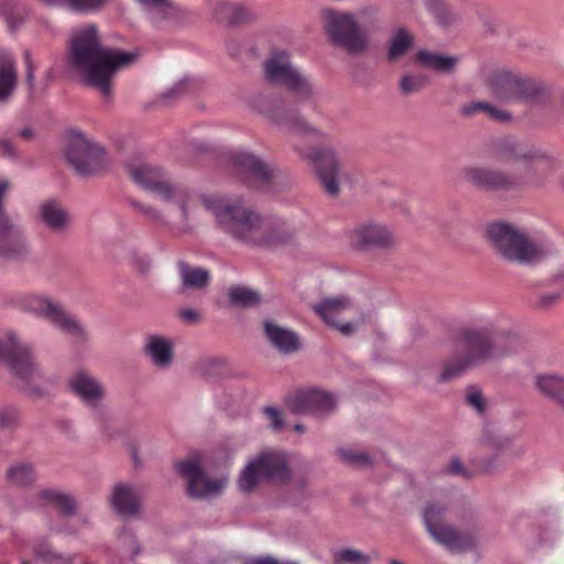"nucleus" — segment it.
<instances>
[{
	"mask_svg": "<svg viewBox=\"0 0 564 564\" xmlns=\"http://www.w3.org/2000/svg\"><path fill=\"white\" fill-rule=\"evenodd\" d=\"M32 552L35 561L43 564H73L72 556L52 551L44 541L35 542L32 546Z\"/></svg>",
	"mask_w": 564,
	"mask_h": 564,
	"instance_id": "obj_36",
	"label": "nucleus"
},
{
	"mask_svg": "<svg viewBox=\"0 0 564 564\" xmlns=\"http://www.w3.org/2000/svg\"><path fill=\"white\" fill-rule=\"evenodd\" d=\"M505 337L490 327L466 328L455 339L454 357L441 372L438 380L448 381L468 369L508 355Z\"/></svg>",
	"mask_w": 564,
	"mask_h": 564,
	"instance_id": "obj_4",
	"label": "nucleus"
},
{
	"mask_svg": "<svg viewBox=\"0 0 564 564\" xmlns=\"http://www.w3.org/2000/svg\"><path fill=\"white\" fill-rule=\"evenodd\" d=\"M478 111H485L488 115V117L497 121H508L511 119L510 113L502 109L494 107L488 102H473L463 108V112L465 115H474Z\"/></svg>",
	"mask_w": 564,
	"mask_h": 564,
	"instance_id": "obj_39",
	"label": "nucleus"
},
{
	"mask_svg": "<svg viewBox=\"0 0 564 564\" xmlns=\"http://www.w3.org/2000/svg\"><path fill=\"white\" fill-rule=\"evenodd\" d=\"M334 564H370V558L359 550L345 547L335 552Z\"/></svg>",
	"mask_w": 564,
	"mask_h": 564,
	"instance_id": "obj_40",
	"label": "nucleus"
},
{
	"mask_svg": "<svg viewBox=\"0 0 564 564\" xmlns=\"http://www.w3.org/2000/svg\"><path fill=\"white\" fill-rule=\"evenodd\" d=\"M351 307L352 303L349 299L340 296L322 300L315 306V311L326 324L336 327L343 335L349 336L355 332L356 326L351 323H340L339 321L343 314Z\"/></svg>",
	"mask_w": 564,
	"mask_h": 564,
	"instance_id": "obj_21",
	"label": "nucleus"
},
{
	"mask_svg": "<svg viewBox=\"0 0 564 564\" xmlns=\"http://www.w3.org/2000/svg\"><path fill=\"white\" fill-rule=\"evenodd\" d=\"M245 564H296L295 562L280 561L273 556L256 557L247 561Z\"/></svg>",
	"mask_w": 564,
	"mask_h": 564,
	"instance_id": "obj_48",
	"label": "nucleus"
},
{
	"mask_svg": "<svg viewBox=\"0 0 564 564\" xmlns=\"http://www.w3.org/2000/svg\"><path fill=\"white\" fill-rule=\"evenodd\" d=\"M389 564H403V563L398 560H390Z\"/></svg>",
	"mask_w": 564,
	"mask_h": 564,
	"instance_id": "obj_57",
	"label": "nucleus"
},
{
	"mask_svg": "<svg viewBox=\"0 0 564 564\" xmlns=\"http://www.w3.org/2000/svg\"><path fill=\"white\" fill-rule=\"evenodd\" d=\"M181 477L187 481L188 495L197 499H209L220 495L228 485V476L210 479L205 474V458L193 454L174 465Z\"/></svg>",
	"mask_w": 564,
	"mask_h": 564,
	"instance_id": "obj_12",
	"label": "nucleus"
},
{
	"mask_svg": "<svg viewBox=\"0 0 564 564\" xmlns=\"http://www.w3.org/2000/svg\"><path fill=\"white\" fill-rule=\"evenodd\" d=\"M265 77L276 84L283 85L301 99H306L313 94L308 80L294 68L284 51H275L264 64Z\"/></svg>",
	"mask_w": 564,
	"mask_h": 564,
	"instance_id": "obj_15",
	"label": "nucleus"
},
{
	"mask_svg": "<svg viewBox=\"0 0 564 564\" xmlns=\"http://www.w3.org/2000/svg\"><path fill=\"white\" fill-rule=\"evenodd\" d=\"M555 279L558 281H564V268L556 273Z\"/></svg>",
	"mask_w": 564,
	"mask_h": 564,
	"instance_id": "obj_54",
	"label": "nucleus"
},
{
	"mask_svg": "<svg viewBox=\"0 0 564 564\" xmlns=\"http://www.w3.org/2000/svg\"><path fill=\"white\" fill-rule=\"evenodd\" d=\"M9 189V182L0 180V238L12 236L20 248H24L21 229L2 214V198Z\"/></svg>",
	"mask_w": 564,
	"mask_h": 564,
	"instance_id": "obj_34",
	"label": "nucleus"
},
{
	"mask_svg": "<svg viewBox=\"0 0 564 564\" xmlns=\"http://www.w3.org/2000/svg\"><path fill=\"white\" fill-rule=\"evenodd\" d=\"M66 139L67 161L79 175H94L105 169L106 154L99 144L77 130L69 131Z\"/></svg>",
	"mask_w": 564,
	"mask_h": 564,
	"instance_id": "obj_13",
	"label": "nucleus"
},
{
	"mask_svg": "<svg viewBox=\"0 0 564 564\" xmlns=\"http://www.w3.org/2000/svg\"><path fill=\"white\" fill-rule=\"evenodd\" d=\"M466 403L479 414L484 413L487 406V402L481 390L475 386L467 388Z\"/></svg>",
	"mask_w": 564,
	"mask_h": 564,
	"instance_id": "obj_41",
	"label": "nucleus"
},
{
	"mask_svg": "<svg viewBox=\"0 0 564 564\" xmlns=\"http://www.w3.org/2000/svg\"><path fill=\"white\" fill-rule=\"evenodd\" d=\"M413 36L405 29H399L388 48L387 56L389 62L395 63L401 59L413 46Z\"/></svg>",
	"mask_w": 564,
	"mask_h": 564,
	"instance_id": "obj_32",
	"label": "nucleus"
},
{
	"mask_svg": "<svg viewBox=\"0 0 564 564\" xmlns=\"http://www.w3.org/2000/svg\"><path fill=\"white\" fill-rule=\"evenodd\" d=\"M558 299V295L556 293H546L541 295V303L543 305H550L554 303Z\"/></svg>",
	"mask_w": 564,
	"mask_h": 564,
	"instance_id": "obj_51",
	"label": "nucleus"
},
{
	"mask_svg": "<svg viewBox=\"0 0 564 564\" xmlns=\"http://www.w3.org/2000/svg\"><path fill=\"white\" fill-rule=\"evenodd\" d=\"M452 471L453 473H459L460 471V464L458 460H454L452 465Z\"/></svg>",
	"mask_w": 564,
	"mask_h": 564,
	"instance_id": "obj_53",
	"label": "nucleus"
},
{
	"mask_svg": "<svg viewBox=\"0 0 564 564\" xmlns=\"http://www.w3.org/2000/svg\"><path fill=\"white\" fill-rule=\"evenodd\" d=\"M416 61L420 66L425 69L444 74L452 73L457 65L456 57L426 50H421L417 52Z\"/></svg>",
	"mask_w": 564,
	"mask_h": 564,
	"instance_id": "obj_27",
	"label": "nucleus"
},
{
	"mask_svg": "<svg viewBox=\"0 0 564 564\" xmlns=\"http://www.w3.org/2000/svg\"><path fill=\"white\" fill-rule=\"evenodd\" d=\"M445 508L438 505H430L425 508L423 518L427 532L441 545L449 551H465L475 545V540L469 534L457 532L444 521Z\"/></svg>",
	"mask_w": 564,
	"mask_h": 564,
	"instance_id": "obj_14",
	"label": "nucleus"
},
{
	"mask_svg": "<svg viewBox=\"0 0 564 564\" xmlns=\"http://www.w3.org/2000/svg\"><path fill=\"white\" fill-rule=\"evenodd\" d=\"M18 414L14 410H3L0 412V426L9 427L17 422Z\"/></svg>",
	"mask_w": 564,
	"mask_h": 564,
	"instance_id": "obj_46",
	"label": "nucleus"
},
{
	"mask_svg": "<svg viewBox=\"0 0 564 564\" xmlns=\"http://www.w3.org/2000/svg\"><path fill=\"white\" fill-rule=\"evenodd\" d=\"M507 444H508V441L506 440V441H503V442L500 444V447H501V448H503V447H506V446H507Z\"/></svg>",
	"mask_w": 564,
	"mask_h": 564,
	"instance_id": "obj_58",
	"label": "nucleus"
},
{
	"mask_svg": "<svg viewBox=\"0 0 564 564\" xmlns=\"http://www.w3.org/2000/svg\"><path fill=\"white\" fill-rule=\"evenodd\" d=\"M289 478L288 456L279 451L264 449L249 460L238 484L242 491L250 492L263 480L285 481Z\"/></svg>",
	"mask_w": 564,
	"mask_h": 564,
	"instance_id": "obj_8",
	"label": "nucleus"
},
{
	"mask_svg": "<svg viewBox=\"0 0 564 564\" xmlns=\"http://www.w3.org/2000/svg\"><path fill=\"white\" fill-rule=\"evenodd\" d=\"M352 245L359 248H392L397 243L394 232L384 224L368 223L356 226L349 234Z\"/></svg>",
	"mask_w": 564,
	"mask_h": 564,
	"instance_id": "obj_19",
	"label": "nucleus"
},
{
	"mask_svg": "<svg viewBox=\"0 0 564 564\" xmlns=\"http://www.w3.org/2000/svg\"><path fill=\"white\" fill-rule=\"evenodd\" d=\"M72 392L89 409L99 410L105 399V388L102 383L86 371H77L69 379Z\"/></svg>",
	"mask_w": 564,
	"mask_h": 564,
	"instance_id": "obj_20",
	"label": "nucleus"
},
{
	"mask_svg": "<svg viewBox=\"0 0 564 564\" xmlns=\"http://www.w3.org/2000/svg\"><path fill=\"white\" fill-rule=\"evenodd\" d=\"M180 317L189 324H194L199 321V313L193 308H184L180 312Z\"/></svg>",
	"mask_w": 564,
	"mask_h": 564,
	"instance_id": "obj_49",
	"label": "nucleus"
},
{
	"mask_svg": "<svg viewBox=\"0 0 564 564\" xmlns=\"http://www.w3.org/2000/svg\"><path fill=\"white\" fill-rule=\"evenodd\" d=\"M15 150L13 144L9 140H0V155L2 156H14Z\"/></svg>",
	"mask_w": 564,
	"mask_h": 564,
	"instance_id": "obj_50",
	"label": "nucleus"
},
{
	"mask_svg": "<svg viewBox=\"0 0 564 564\" xmlns=\"http://www.w3.org/2000/svg\"><path fill=\"white\" fill-rule=\"evenodd\" d=\"M18 74L15 63L10 54L0 59V102L9 99L17 86Z\"/></svg>",
	"mask_w": 564,
	"mask_h": 564,
	"instance_id": "obj_29",
	"label": "nucleus"
},
{
	"mask_svg": "<svg viewBox=\"0 0 564 564\" xmlns=\"http://www.w3.org/2000/svg\"><path fill=\"white\" fill-rule=\"evenodd\" d=\"M289 404L295 413L324 416L334 412L337 406V399L329 392L319 389H307L297 391L291 398Z\"/></svg>",
	"mask_w": 564,
	"mask_h": 564,
	"instance_id": "obj_17",
	"label": "nucleus"
},
{
	"mask_svg": "<svg viewBox=\"0 0 564 564\" xmlns=\"http://www.w3.org/2000/svg\"><path fill=\"white\" fill-rule=\"evenodd\" d=\"M30 508L41 509L47 506H54L66 516H73L76 512L77 503L75 498L68 492L57 488H42L35 492L29 501Z\"/></svg>",
	"mask_w": 564,
	"mask_h": 564,
	"instance_id": "obj_22",
	"label": "nucleus"
},
{
	"mask_svg": "<svg viewBox=\"0 0 564 564\" xmlns=\"http://www.w3.org/2000/svg\"><path fill=\"white\" fill-rule=\"evenodd\" d=\"M505 160L518 165L516 174L470 165L463 170L464 178L486 191H514L544 186L557 167L556 158L547 150L527 148L512 149Z\"/></svg>",
	"mask_w": 564,
	"mask_h": 564,
	"instance_id": "obj_3",
	"label": "nucleus"
},
{
	"mask_svg": "<svg viewBox=\"0 0 564 564\" xmlns=\"http://www.w3.org/2000/svg\"><path fill=\"white\" fill-rule=\"evenodd\" d=\"M338 454L344 462L349 463L351 465L364 466L369 463V457L360 452H356L352 449H339Z\"/></svg>",
	"mask_w": 564,
	"mask_h": 564,
	"instance_id": "obj_43",
	"label": "nucleus"
},
{
	"mask_svg": "<svg viewBox=\"0 0 564 564\" xmlns=\"http://www.w3.org/2000/svg\"><path fill=\"white\" fill-rule=\"evenodd\" d=\"M119 542L122 545V547H127V555L129 557H133L138 554V543L135 541V538L129 533V532H122L119 536Z\"/></svg>",
	"mask_w": 564,
	"mask_h": 564,
	"instance_id": "obj_45",
	"label": "nucleus"
},
{
	"mask_svg": "<svg viewBox=\"0 0 564 564\" xmlns=\"http://www.w3.org/2000/svg\"><path fill=\"white\" fill-rule=\"evenodd\" d=\"M486 86L495 99L507 104L534 105L545 95L541 83L507 68L491 70L486 79Z\"/></svg>",
	"mask_w": 564,
	"mask_h": 564,
	"instance_id": "obj_6",
	"label": "nucleus"
},
{
	"mask_svg": "<svg viewBox=\"0 0 564 564\" xmlns=\"http://www.w3.org/2000/svg\"><path fill=\"white\" fill-rule=\"evenodd\" d=\"M17 305L24 312L41 317L75 341L85 340L86 327L57 301L44 294H23Z\"/></svg>",
	"mask_w": 564,
	"mask_h": 564,
	"instance_id": "obj_7",
	"label": "nucleus"
},
{
	"mask_svg": "<svg viewBox=\"0 0 564 564\" xmlns=\"http://www.w3.org/2000/svg\"><path fill=\"white\" fill-rule=\"evenodd\" d=\"M538 390L544 395L564 404V377L556 373L538 375L535 377Z\"/></svg>",
	"mask_w": 564,
	"mask_h": 564,
	"instance_id": "obj_30",
	"label": "nucleus"
},
{
	"mask_svg": "<svg viewBox=\"0 0 564 564\" xmlns=\"http://www.w3.org/2000/svg\"><path fill=\"white\" fill-rule=\"evenodd\" d=\"M294 430H295L296 432H299V433H303V432L305 431V427H304L303 425H301V424H296V425L294 426Z\"/></svg>",
	"mask_w": 564,
	"mask_h": 564,
	"instance_id": "obj_56",
	"label": "nucleus"
},
{
	"mask_svg": "<svg viewBox=\"0 0 564 564\" xmlns=\"http://www.w3.org/2000/svg\"><path fill=\"white\" fill-rule=\"evenodd\" d=\"M177 267L181 276L182 290H202L209 284L210 274L208 270L204 268L192 267L183 261L178 262Z\"/></svg>",
	"mask_w": 564,
	"mask_h": 564,
	"instance_id": "obj_28",
	"label": "nucleus"
},
{
	"mask_svg": "<svg viewBox=\"0 0 564 564\" xmlns=\"http://www.w3.org/2000/svg\"><path fill=\"white\" fill-rule=\"evenodd\" d=\"M21 135H22L23 138H30V137L32 135V131H31L30 129H23V130L21 131Z\"/></svg>",
	"mask_w": 564,
	"mask_h": 564,
	"instance_id": "obj_55",
	"label": "nucleus"
},
{
	"mask_svg": "<svg viewBox=\"0 0 564 564\" xmlns=\"http://www.w3.org/2000/svg\"><path fill=\"white\" fill-rule=\"evenodd\" d=\"M322 23L326 34L336 46L355 54L367 50L368 39L361 31L355 13L324 9Z\"/></svg>",
	"mask_w": 564,
	"mask_h": 564,
	"instance_id": "obj_9",
	"label": "nucleus"
},
{
	"mask_svg": "<svg viewBox=\"0 0 564 564\" xmlns=\"http://www.w3.org/2000/svg\"><path fill=\"white\" fill-rule=\"evenodd\" d=\"M40 219L51 230L62 232L70 224L67 210L56 200H46L40 206Z\"/></svg>",
	"mask_w": 564,
	"mask_h": 564,
	"instance_id": "obj_26",
	"label": "nucleus"
},
{
	"mask_svg": "<svg viewBox=\"0 0 564 564\" xmlns=\"http://www.w3.org/2000/svg\"><path fill=\"white\" fill-rule=\"evenodd\" d=\"M487 237L495 252L508 262L533 265L551 252L545 243L510 223L500 221L489 225Z\"/></svg>",
	"mask_w": 564,
	"mask_h": 564,
	"instance_id": "obj_5",
	"label": "nucleus"
},
{
	"mask_svg": "<svg viewBox=\"0 0 564 564\" xmlns=\"http://www.w3.org/2000/svg\"><path fill=\"white\" fill-rule=\"evenodd\" d=\"M111 508L121 517L129 518L140 510V490L132 485L117 484L109 497Z\"/></svg>",
	"mask_w": 564,
	"mask_h": 564,
	"instance_id": "obj_23",
	"label": "nucleus"
},
{
	"mask_svg": "<svg viewBox=\"0 0 564 564\" xmlns=\"http://www.w3.org/2000/svg\"><path fill=\"white\" fill-rule=\"evenodd\" d=\"M143 352L156 368L166 369L174 357L173 341L162 335H149L144 340Z\"/></svg>",
	"mask_w": 564,
	"mask_h": 564,
	"instance_id": "obj_24",
	"label": "nucleus"
},
{
	"mask_svg": "<svg viewBox=\"0 0 564 564\" xmlns=\"http://www.w3.org/2000/svg\"><path fill=\"white\" fill-rule=\"evenodd\" d=\"M46 4L63 7L74 13L93 14L106 8L111 0H42Z\"/></svg>",
	"mask_w": 564,
	"mask_h": 564,
	"instance_id": "obj_31",
	"label": "nucleus"
},
{
	"mask_svg": "<svg viewBox=\"0 0 564 564\" xmlns=\"http://www.w3.org/2000/svg\"><path fill=\"white\" fill-rule=\"evenodd\" d=\"M220 228L232 239L251 247H272L292 239L293 226L283 218L264 217L241 203L229 204L217 196H202Z\"/></svg>",
	"mask_w": 564,
	"mask_h": 564,
	"instance_id": "obj_2",
	"label": "nucleus"
},
{
	"mask_svg": "<svg viewBox=\"0 0 564 564\" xmlns=\"http://www.w3.org/2000/svg\"><path fill=\"white\" fill-rule=\"evenodd\" d=\"M232 167L253 186L263 188L274 176V169L247 151L237 150L231 154Z\"/></svg>",
	"mask_w": 564,
	"mask_h": 564,
	"instance_id": "obj_18",
	"label": "nucleus"
},
{
	"mask_svg": "<svg viewBox=\"0 0 564 564\" xmlns=\"http://www.w3.org/2000/svg\"><path fill=\"white\" fill-rule=\"evenodd\" d=\"M301 155L314 165L325 191L330 195H337L340 153L332 147H321L301 152Z\"/></svg>",
	"mask_w": 564,
	"mask_h": 564,
	"instance_id": "obj_16",
	"label": "nucleus"
},
{
	"mask_svg": "<svg viewBox=\"0 0 564 564\" xmlns=\"http://www.w3.org/2000/svg\"><path fill=\"white\" fill-rule=\"evenodd\" d=\"M129 173L133 182L140 187L150 191L163 200H175L182 210L184 219L187 218L186 203L189 192L182 185L170 184L160 167L148 162H133L129 165Z\"/></svg>",
	"mask_w": 564,
	"mask_h": 564,
	"instance_id": "obj_10",
	"label": "nucleus"
},
{
	"mask_svg": "<svg viewBox=\"0 0 564 564\" xmlns=\"http://www.w3.org/2000/svg\"><path fill=\"white\" fill-rule=\"evenodd\" d=\"M228 297L232 304L242 307H251L260 302V296L257 292L239 285L228 290Z\"/></svg>",
	"mask_w": 564,
	"mask_h": 564,
	"instance_id": "obj_38",
	"label": "nucleus"
},
{
	"mask_svg": "<svg viewBox=\"0 0 564 564\" xmlns=\"http://www.w3.org/2000/svg\"><path fill=\"white\" fill-rule=\"evenodd\" d=\"M214 15L217 20L231 24L243 22L249 18L245 7L230 2H218L214 9Z\"/></svg>",
	"mask_w": 564,
	"mask_h": 564,
	"instance_id": "obj_33",
	"label": "nucleus"
},
{
	"mask_svg": "<svg viewBox=\"0 0 564 564\" xmlns=\"http://www.w3.org/2000/svg\"><path fill=\"white\" fill-rule=\"evenodd\" d=\"M424 84V77L406 74L400 80V89L403 94L410 95L419 91Z\"/></svg>",
	"mask_w": 564,
	"mask_h": 564,
	"instance_id": "obj_42",
	"label": "nucleus"
},
{
	"mask_svg": "<svg viewBox=\"0 0 564 564\" xmlns=\"http://www.w3.org/2000/svg\"><path fill=\"white\" fill-rule=\"evenodd\" d=\"M135 58V53L104 46L94 23L78 25L72 31L67 56L69 70L106 98L111 95L116 73Z\"/></svg>",
	"mask_w": 564,
	"mask_h": 564,
	"instance_id": "obj_1",
	"label": "nucleus"
},
{
	"mask_svg": "<svg viewBox=\"0 0 564 564\" xmlns=\"http://www.w3.org/2000/svg\"><path fill=\"white\" fill-rule=\"evenodd\" d=\"M263 414L269 421V425L274 431H281L284 427V421L281 412L274 406H267L263 409Z\"/></svg>",
	"mask_w": 564,
	"mask_h": 564,
	"instance_id": "obj_44",
	"label": "nucleus"
},
{
	"mask_svg": "<svg viewBox=\"0 0 564 564\" xmlns=\"http://www.w3.org/2000/svg\"><path fill=\"white\" fill-rule=\"evenodd\" d=\"M17 253V251L4 247V245L0 241V260L4 258L13 257Z\"/></svg>",
	"mask_w": 564,
	"mask_h": 564,
	"instance_id": "obj_52",
	"label": "nucleus"
},
{
	"mask_svg": "<svg viewBox=\"0 0 564 564\" xmlns=\"http://www.w3.org/2000/svg\"><path fill=\"white\" fill-rule=\"evenodd\" d=\"M21 564H29V562L23 560V561H21Z\"/></svg>",
	"mask_w": 564,
	"mask_h": 564,
	"instance_id": "obj_59",
	"label": "nucleus"
},
{
	"mask_svg": "<svg viewBox=\"0 0 564 564\" xmlns=\"http://www.w3.org/2000/svg\"><path fill=\"white\" fill-rule=\"evenodd\" d=\"M24 63L26 65V82L29 86L32 87L34 82L35 66L33 65L32 56L29 51L24 52Z\"/></svg>",
	"mask_w": 564,
	"mask_h": 564,
	"instance_id": "obj_47",
	"label": "nucleus"
},
{
	"mask_svg": "<svg viewBox=\"0 0 564 564\" xmlns=\"http://www.w3.org/2000/svg\"><path fill=\"white\" fill-rule=\"evenodd\" d=\"M8 479L15 486L24 487L33 484L37 476L32 464L20 462L13 464L7 471Z\"/></svg>",
	"mask_w": 564,
	"mask_h": 564,
	"instance_id": "obj_35",
	"label": "nucleus"
},
{
	"mask_svg": "<svg viewBox=\"0 0 564 564\" xmlns=\"http://www.w3.org/2000/svg\"><path fill=\"white\" fill-rule=\"evenodd\" d=\"M264 334L270 344L282 354H292L300 348L297 334L273 321L264 322Z\"/></svg>",
	"mask_w": 564,
	"mask_h": 564,
	"instance_id": "obj_25",
	"label": "nucleus"
},
{
	"mask_svg": "<svg viewBox=\"0 0 564 564\" xmlns=\"http://www.w3.org/2000/svg\"><path fill=\"white\" fill-rule=\"evenodd\" d=\"M278 126L281 128L303 135H319V131L312 127L308 122H306L303 118H280L275 117L273 119Z\"/></svg>",
	"mask_w": 564,
	"mask_h": 564,
	"instance_id": "obj_37",
	"label": "nucleus"
},
{
	"mask_svg": "<svg viewBox=\"0 0 564 564\" xmlns=\"http://www.w3.org/2000/svg\"><path fill=\"white\" fill-rule=\"evenodd\" d=\"M0 360L8 365L21 389H31V384L36 383L42 377L29 346L21 343L12 333L0 339Z\"/></svg>",
	"mask_w": 564,
	"mask_h": 564,
	"instance_id": "obj_11",
	"label": "nucleus"
}]
</instances>
